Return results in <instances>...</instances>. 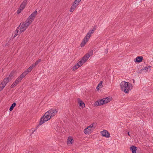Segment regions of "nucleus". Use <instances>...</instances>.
<instances>
[{
	"label": "nucleus",
	"mask_w": 153,
	"mask_h": 153,
	"mask_svg": "<svg viewBox=\"0 0 153 153\" xmlns=\"http://www.w3.org/2000/svg\"><path fill=\"white\" fill-rule=\"evenodd\" d=\"M78 5V4H77L75 2H74L73 4L71 7L70 11L71 12H73Z\"/></svg>",
	"instance_id": "nucleus-13"
},
{
	"label": "nucleus",
	"mask_w": 153,
	"mask_h": 153,
	"mask_svg": "<svg viewBox=\"0 0 153 153\" xmlns=\"http://www.w3.org/2000/svg\"><path fill=\"white\" fill-rule=\"evenodd\" d=\"M84 133L85 134H88L90 132V131L88 130V128H86L84 130Z\"/></svg>",
	"instance_id": "nucleus-26"
},
{
	"label": "nucleus",
	"mask_w": 153,
	"mask_h": 153,
	"mask_svg": "<svg viewBox=\"0 0 153 153\" xmlns=\"http://www.w3.org/2000/svg\"><path fill=\"white\" fill-rule=\"evenodd\" d=\"M100 86H98V85L97 86L96 88L97 89H99V88L100 87Z\"/></svg>",
	"instance_id": "nucleus-39"
},
{
	"label": "nucleus",
	"mask_w": 153,
	"mask_h": 153,
	"mask_svg": "<svg viewBox=\"0 0 153 153\" xmlns=\"http://www.w3.org/2000/svg\"><path fill=\"white\" fill-rule=\"evenodd\" d=\"M143 1H145V0H143Z\"/></svg>",
	"instance_id": "nucleus-43"
},
{
	"label": "nucleus",
	"mask_w": 153,
	"mask_h": 153,
	"mask_svg": "<svg viewBox=\"0 0 153 153\" xmlns=\"http://www.w3.org/2000/svg\"><path fill=\"white\" fill-rule=\"evenodd\" d=\"M100 86H98V85L97 86L96 88L97 89H99V88L100 87Z\"/></svg>",
	"instance_id": "nucleus-40"
},
{
	"label": "nucleus",
	"mask_w": 153,
	"mask_h": 153,
	"mask_svg": "<svg viewBox=\"0 0 153 153\" xmlns=\"http://www.w3.org/2000/svg\"><path fill=\"white\" fill-rule=\"evenodd\" d=\"M143 59V57L142 56H137V57L134 61L135 62H140L142 61Z\"/></svg>",
	"instance_id": "nucleus-16"
},
{
	"label": "nucleus",
	"mask_w": 153,
	"mask_h": 153,
	"mask_svg": "<svg viewBox=\"0 0 153 153\" xmlns=\"http://www.w3.org/2000/svg\"><path fill=\"white\" fill-rule=\"evenodd\" d=\"M39 63V62L37 60L35 62V64L36 65H37L38 63Z\"/></svg>",
	"instance_id": "nucleus-33"
},
{
	"label": "nucleus",
	"mask_w": 153,
	"mask_h": 153,
	"mask_svg": "<svg viewBox=\"0 0 153 153\" xmlns=\"http://www.w3.org/2000/svg\"><path fill=\"white\" fill-rule=\"evenodd\" d=\"M98 86L101 87V88L102 86V81H101L98 85Z\"/></svg>",
	"instance_id": "nucleus-32"
},
{
	"label": "nucleus",
	"mask_w": 153,
	"mask_h": 153,
	"mask_svg": "<svg viewBox=\"0 0 153 153\" xmlns=\"http://www.w3.org/2000/svg\"><path fill=\"white\" fill-rule=\"evenodd\" d=\"M19 27H20L19 30L20 32H24L27 28L25 25L24 24V22L21 23L19 26Z\"/></svg>",
	"instance_id": "nucleus-5"
},
{
	"label": "nucleus",
	"mask_w": 153,
	"mask_h": 153,
	"mask_svg": "<svg viewBox=\"0 0 153 153\" xmlns=\"http://www.w3.org/2000/svg\"><path fill=\"white\" fill-rule=\"evenodd\" d=\"M36 66V65L35 64V63H34L31 66H30V67L32 68V69H33Z\"/></svg>",
	"instance_id": "nucleus-31"
},
{
	"label": "nucleus",
	"mask_w": 153,
	"mask_h": 153,
	"mask_svg": "<svg viewBox=\"0 0 153 153\" xmlns=\"http://www.w3.org/2000/svg\"><path fill=\"white\" fill-rule=\"evenodd\" d=\"M137 148L135 146H132L130 147V149L131 150L132 153H136Z\"/></svg>",
	"instance_id": "nucleus-19"
},
{
	"label": "nucleus",
	"mask_w": 153,
	"mask_h": 153,
	"mask_svg": "<svg viewBox=\"0 0 153 153\" xmlns=\"http://www.w3.org/2000/svg\"><path fill=\"white\" fill-rule=\"evenodd\" d=\"M120 86L121 90L126 93H128L129 91L131 90L133 87L131 84L125 81L121 82Z\"/></svg>",
	"instance_id": "nucleus-1"
},
{
	"label": "nucleus",
	"mask_w": 153,
	"mask_h": 153,
	"mask_svg": "<svg viewBox=\"0 0 153 153\" xmlns=\"http://www.w3.org/2000/svg\"><path fill=\"white\" fill-rule=\"evenodd\" d=\"M93 53V51L91 50L89 53H86L84 56L82 58V60L80 61L81 62L82 64L87 60L90 56L92 55Z\"/></svg>",
	"instance_id": "nucleus-4"
},
{
	"label": "nucleus",
	"mask_w": 153,
	"mask_h": 153,
	"mask_svg": "<svg viewBox=\"0 0 153 153\" xmlns=\"http://www.w3.org/2000/svg\"><path fill=\"white\" fill-rule=\"evenodd\" d=\"M81 1V0H75L74 1V2H75L77 4L79 5Z\"/></svg>",
	"instance_id": "nucleus-30"
},
{
	"label": "nucleus",
	"mask_w": 153,
	"mask_h": 153,
	"mask_svg": "<svg viewBox=\"0 0 153 153\" xmlns=\"http://www.w3.org/2000/svg\"><path fill=\"white\" fill-rule=\"evenodd\" d=\"M26 75L23 73L22 74L16 79L17 80L20 82Z\"/></svg>",
	"instance_id": "nucleus-14"
},
{
	"label": "nucleus",
	"mask_w": 153,
	"mask_h": 153,
	"mask_svg": "<svg viewBox=\"0 0 153 153\" xmlns=\"http://www.w3.org/2000/svg\"><path fill=\"white\" fill-rule=\"evenodd\" d=\"M19 82L18 81L17 79H16L14 82H13V83L11 85V88H13L16 86Z\"/></svg>",
	"instance_id": "nucleus-20"
},
{
	"label": "nucleus",
	"mask_w": 153,
	"mask_h": 153,
	"mask_svg": "<svg viewBox=\"0 0 153 153\" xmlns=\"http://www.w3.org/2000/svg\"><path fill=\"white\" fill-rule=\"evenodd\" d=\"M82 64V63L81 61L77 63L74 66L73 68V70H75L77 68H78L79 67L81 66Z\"/></svg>",
	"instance_id": "nucleus-12"
},
{
	"label": "nucleus",
	"mask_w": 153,
	"mask_h": 153,
	"mask_svg": "<svg viewBox=\"0 0 153 153\" xmlns=\"http://www.w3.org/2000/svg\"><path fill=\"white\" fill-rule=\"evenodd\" d=\"M150 67V66H148V67L146 66V67H145L144 68H143V69H142L141 70H145L146 71H149L151 70Z\"/></svg>",
	"instance_id": "nucleus-25"
},
{
	"label": "nucleus",
	"mask_w": 153,
	"mask_h": 153,
	"mask_svg": "<svg viewBox=\"0 0 153 153\" xmlns=\"http://www.w3.org/2000/svg\"><path fill=\"white\" fill-rule=\"evenodd\" d=\"M96 29L94 28L92 30H90L87 33L86 36L84 38L80 44L81 46L83 47L85 45L86 43L88 41V39L91 36V34H93Z\"/></svg>",
	"instance_id": "nucleus-3"
},
{
	"label": "nucleus",
	"mask_w": 153,
	"mask_h": 153,
	"mask_svg": "<svg viewBox=\"0 0 153 153\" xmlns=\"http://www.w3.org/2000/svg\"><path fill=\"white\" fill-rule=\"evenodd\" d=\"M58 111L57 109L56 108H52L49 110L48 111L52 117L57 113Z\"/></svg>",
	"instance_id": "nucleus-6"
},
{
	"label": "nucleus",
	"mask_w": 153,
	"mask_h": 153,
	"mask_svg": "<svg viewBox=\"0 0 153 153\" xmlns=\"http://www.w3.org/2000/svg\"><path fill=\"white\" fill-rule=\"evenodd\" d=\"M4 87L3 85H1V83L0 84V91L2 90Z\"/></svg>",
	"instance_id": "nucleus-29"
},
{
	"label": "nucleus",
	"mask_w": 153,
	"mask_h": 153,
	"mask_svg": "<svg viewBox=\"0 0 153 153\" xmlns=\"http://www.w3.org/2000/svg\"><path fill=\"white\" fill-rule=\"evenodd\" d=\"M103 100H104L105 104L107 103L111 100V98L110 97L103 98Z\"/></svg>",
	"instance_id": "nucleus-18"
},
{
	"label": "nucleus",
	"mask_w": 153,
	"mask_h": 153,
	"mask_svg": "<svg viewBox=\"0 0 153 153\" xmlns=\"http://www.w3.org/2000/svg\"><path fill=\"white\" fill-rule=\"evenodd\" d=\"M33 22V21L28 18L25 22H24V24L25 25L26 27L27 28Z\"/></svg>",
	"instance_id": "nucleus-9"
},
{
	"label": "nucleus",
	"mask_w": 153,
	"mask_h": 153,
	"mask_svg": "<svg viewBox=\"0 0 153 153\" xmlns=\"http://www.w3.org/2000/svg\"><path fill=\"white\" fill-rule=\"evenodd\" d=\"M16 104V102H13L10 107L9 110L10 111H12L13 108L15 107Z\"/></svg>",
	"instance_id": "nucleus-22"
},
{
	"label": "nucleus",
	"mask_w": 153,
	"mask_h": 153,
	"mask_svg": "<svg viewBox=\"0 0 153 153\" xmlns=\"http://www.w3.org/2000/svg\"><path fill=\"white\" fill-rule=\"evenodd\" d=\"M37 61H38V62H39H39H40L41 61V59H38Z\"/></svg>",
	"instance_id": "nucleus-36"
},
{
	"label": "nucleus",
	"mask_w": 153,
	"mask_h": 153,
	"mask_svg": "<svg viewBox=\"0 0 153 153\" xmlns=\"http://www.w3.org/2000/svg\"><path fill=\"white\" fill-rule=\"evenodd\" d=\"M94 124L93 123L92 124H91L89 126L87 127V128H88V130H89L90 131L91 130V129L93 128H94L95 127L94 126Z\"/></svg>",
	"instance_id": "nucleus-24"
},
{
	"label": "nucleus",
	"mask_w": 153,
	"mask_h": 153,
	"mask_svg": "<svg viewBox=\"0 0 153 153\" xmlns=\"http://www.w3.org/2000/svg\"><path fill=\"white\" fill-rule=\"evenodd\" d=\"M77 101L79 103V105L80 107H81L82 108H84L85 107V104L83 102H82V101L80 99L78 98L77 99Z\"/></svg>",
	"instance_id": "nucleus-17"
},
{
	"label": "nucleus",
	"mask_w": 153,
	"mask_h": 153,
	"mask_svg": "<svg viewBox=\"0 0 153 153\" xmlns=\"http://www.w3.org/2000/svg\"><path fill=\"white\" fill-rule=\"evenodd\" d=\"M37 61H38V62H39H39H40L41 61V59H38Z\"/></svg>",
	"instance_id": "nucleus-37"
},
{
	"label": "nucleus",
	"mask_w": 153,
	"mask_h": 153,
	"mask_svg": "<svg viewBox=\"0 0 153 153\" xmlns=\"http://www.w3.org/2000/svg\"><path fill=\"white\" fill-rule=\"evenodd\" d=\"M51 117H52L51 116L48 111L46 112L44 115L40 119L39 124L37 126V128L39 125H42L45 122L49 120Z\"/></svg>",
	"instance_id": "nucleus-2"
},
{
	"label": "nucleus",
	"mask_w": 153,
	"mask_h": 153,
	"mask_svg": "<svg viewBox=\"0 0 153 153\" xmlns=\"http://www.w3.org/2000/svg\"><path fill=\"white\" fill-rule=\"evenodd\" d=\"M37 11L36 10H35L30 16L28 18L30 19L32 21H33L35 16L37 15Z\"/></svg>",
	"instance_id": "nucleus-8"
},
{
	"label": "nucleus",
	"mask_w": 153,
	"mask_h": 153,
	"mask_svg": "<svg viewBox=\"0 0 153 153\" xmlns=\"http://www.w3.org/2000/svg\"><path fill=\"white\" fill-rule=\"evenodd\" d=\"M17 35V33H15V34L14 36H13V37L14 38L16 37Z\"/></svg>",
	"instance_id": "nucleus-35"
},
{
	"label": "nucleus",
	"mask_w": 153,
	"mask_h": 153,
	"mask_svg": "<svg viewBox=\"0 0 153 153\" xmlns=\"http://www.w3.org/2000/svg\"><path fill=\"white\" fill-rule=\"evenodd\" d=\"M128 135L129 136H130V135L129 134V132H128Z\"/></svg>",
	"instance_id": "nucleus-42"
},
{
	"label": "nucleus",
	"mask_w": 153,
	"mask_h": 153,
	"mask_svg": "<svg viewBox=\"0 0 153 153\" xmlns=\"http://www.w3.org/2000/svg\"><path fill=\"white\" fill-rule=\"evenodd\" d=\"M100 86H98V85L97 86L96 88L97 89H99V88L100 87Z\"/></svg>",
	"instance_id": "nucleus-38"
},
{
	"label": "nucleus",
	"mask_w": 153,
	"mask_h": 153,
	"mask_svg": "<svg viewBox=\"0 0 153 153\" xmlns=\"http://www.w3.org/2000/svg\"><path fill=\"white\" fill-rule=\"evenodd\" d=\"M27 0H24L22 2V4L23 5H24L25 6H26V5L27 4Z\"/></svg>",
	"instance_id": "nucleus-27"
},
{
	"label": "nucleus",
	"mask_w": 153,
	"mask_h": 153,
	"mask_svg": "<svg viewBox=\"0 0 153 153\" xmlns=\"http://www.w3.org/2000/svg\"><path fill=\"white\" fill-rule=\"evenodd\" d=\"M9 77H7L4 79L3 81L1 82V85H3L4 87L5 86L7 83L10 81Z\"/></svg>",
	"instance_id": "nucleus-10"
},
{
	"label": "nucleus",
	"mask_w": 153,
	"mask_h": 153,
	"mask_svg": "<svg viewBox=\"0 0 153 153\" xmlns=\"http://www.w3.org/2000/svg\"><path fill=\"white\" fill-rule=\"evenodd\" d=\"M102 135L103 137L108 138L110 137V134L107 130H104L101 132Z\"/></svg>",
	"instance_id": "nucleus-7"
},
{
	"label": "nucleus",
	"mask_w": 153,
	"mask_h": 153,
	"mask_svg": "<svg viewBox=\"0 0 153 153\" xmlns=\"http://www.w3.org/2000/svg\"><path fill=\"white\" fill-rule=\"evenodd\" d=\"M19 27H17L16 30V31L15 32V33H17L19 31V30H18V29H19Z\"/></svg>",
	"instance_id": "nucleus-34"
},
{
	"label": "nucleus",
	"mask_w": 153,
	"mask_h": 153,
	"mask_svg": "<svg viewBox=\"0 0 153 153\" xmlns=\"http://www.w3.org/2000/svg\"><path fill=\"white\" fill-rule=\"evenodd\" d=\"M104 102L103 99L99 100H98L95 102V105L96 106H99L103 105L104 104Z\"/></svg>",
	"instance_id": "nucleus-11"
},
{
	"label": "nucleus",
	"mask_w": 153,
	"mask_h": 153,
	"mask_svg": "<svg viewBox=\"0 0 153 153\" xmlns=\"http://www.w3.org/2000/svg\"><path fill=\"white\" fill-rule=\"evenodd\" d=\"M25 6L24 5H23L22 4H21L20 7L17 11V13L19 14L21 11H22L25 7Z\"/></svg>",
	"instance_id": "nucleus-15"
},
{
	"label": "nucleus",
	"mask_w": 153,
	"mask_h": 153,
	"mask_svg": "<svg viewBox=\"0 0 153 153\" xmlns=\"http://www.w3.org/2000/svg\"><path fill=\"white\" fill-rule=\"evenodd\" d=\"M32 69L30 67L27 69L24 72L25 75H26L29 72H30Z\"/></svg>",
	"instance_id": "nucleus-21"
},
{
	"label": "nucleus",
	"mask_w": 153,
	"mask_h": 153,
	"mask_svg": "<svg viewBox=\"0 0 153 153\" xmlns=\"http://www.w3.org/2000/svg\"><path fill=\"white\" fill-rule=\"evenodd\" d=\"M13 73L11 72L9 76V79H10V80H11L12 78V77L13 76Z\"/></svg>",
	"instance_id": "nucleus-28"
},
{
	"label": "nucleus",
	"mask_w": 153,
	"mask_h": 153,
	"mask_svg": "<svg viewBox=\"0 0 153 153\" xmlns=\"http://www.w3.org/2000/svg\"><path fill=\"white\" fill-rule=\"evenodd\" d=\"M105 52H106V53H107L108 52V50H107V49H105Z\"/></svg>",
	"instance_id": "nucleus-41"
},
{
	"label": "nucleus",
	"mask_w": 153,
	"mask_h": 153,
	"mask_svg": "<svg viewBox=\"0 0 153 153\" xmlns=\"http://www.w3.org/2000/svg\"><path fill=\"white\" fill-rule=\"evenodd\" d=\"M73 140L70 137H68V139L67 143L68 144H72V141H73Z\"/></svg>",
	"instance_id": "nucleus-23"
}]
</instances>
